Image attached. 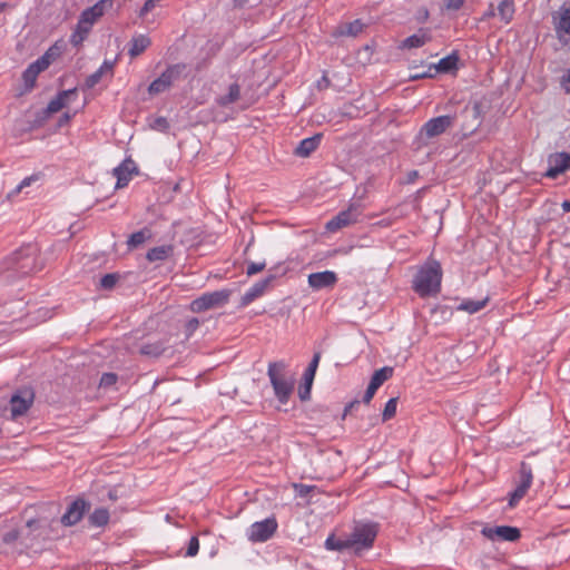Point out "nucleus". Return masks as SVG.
I'll return each instance as SVG.
<instances>
[{"instance_id":"obj_45","label":"nucleus","mask_w":570,"mask_h":570,"mask_svg":"<svg viewBox=\"0 0 570 570\" xmlns=\"http://www.w3.org/2000/svg\"><path fill=\"white\" fill-rule=\"evenodd\" d=\"M199 326V321L195 317L190 318L187 323H186V333L188 335H191Z\"/></svg>"},{"instance_id":"obj_47","label":"nucleus","mask_w":570,"mask_h":570,"mask_svg":"<svg viewBox=\"0 0 570 570\" xmlns=\"http://www.w3.org/2000/svg\"><path fill=\"white\" fill-rule=\"evenodd\" d=\"M159 0H146L145 4L142 6L141 10H140V16H145L147 14L150 10L154 9L156 2H158Z\"/></svg>"},{"instance_id":"obj_50","label":"nucleus","mask_w":570,"mask_h":570,"mask_svg":"<svg viewBox=\"0 0 570 570\" xmlns=\"http://www.w3.org/2000/svg\"><path fill=\"white\" fill-rule=\"evenodd\" d=\"M299 397L301 400H307L309 397V394H307V385H304V389H299Z\"/></svg>"},{"instance_id":"obj_41","label":"nucleus","mask_w":570,"mask_h":570,"mask_svg":"<svg viewBox=\"0 0 570 570\" xmlns=\"http://www.w3.org/2000/svg\"><path fill=\"white\" fill-rule=\"evenodd\" d=\"M266 267V263L265 262H261V263H249L247 265V268H246V274L248 276H253L262 271H264V268Z\"/></svg>"},{"instance_id":"obj_56","label":"nucleus","mask_w":570,"mask_h":570,"mask_svg":"<svg viewBox=\"0 0 570 570\" xmlns=\"http://www.w3.org/2000/svg\"><path fill=\"white\" fill-rule=\"evenodd\" d=\"M35 522H36V521L30 520V521H28V522H27V525H28L29 528H31V527L33 525V523H35Z\"/></svg>"},{"instance_id":"obj_20","label":"nucleus","mask_w":570,"mask_h":570,"mask_svg":"<svg viewBox=\"0 0 570 570\" xmlns=\"http://www.w3.org/2000/svg\"><path fill=\"white\" fill-rule=\"evenodd\" d=\"M322 140V134H316L312 137L305 138L299 141L297 147L295 148V155L298 157H308L313 151H315Z\"/></svg>"},{"instance_id":"obj_26","label":"nucleus","mask_w":570,"mask_h":570,"mask_svg":"<svg viewBox=\"0 0 570 570\" xmlns=\"http://www.w3.org/2000/svg\"><path fill=\"white\" fill-rule=\"evenodd\" d=\"M150 46V39L145 35L136 36L130 41L129 55L135 58Z\"/></svg>"},{"instance_id":"obj_24","label":"nucleus","mask_w":570,"mask_h":570,"mask_svg":"<svg viewBox=\"0 0 570 570\" xmlns=\"http://www.w3.org/2000/svg\"><path fill=\"white\" fill-rule=\"evenodd\" d=\"M173 253H174L173 245H170V244L161 245V246H157V247L149 249L146 255V258L149 262H163V261H166L167 258H169L173 255Z\"/></svg>"},{"instance_id":"obj_53","label":"nucleus","mask_w":570,"mask_h":570,"mask_svg":"<svg viewBox=\"0 0 570 570\" xmlns=\"http://www.w3.org/2000/svg\"><path fill=\"white\" fill-rule=\"evenodd\" d=\"M424 77H431V75H428V73H416L415 76H412L411 78L412 79H419V78H424Z\"/></svg>"},{"instance_id":"obj_34","label":"nucleus","mask_w":570,"mask_h":570,"mask_svg":"<svg viewBox=\"0 0 570 570\" xmlns=\"http://www.w3.org/2000/svg\"><path fill=\"white\" fill-rule=\"evenodd\" d=\"M90 521L94 525L102 527L109 521V512L107 509H96L90 515Z\"/></svg>"},{"instance_id":"obj_43","label":"nucleus","mask_w":570,"mask_h":570,"mask_svg":"<svg viewBox=\"0 0 570 570\" xmlns=\"http://www.w3.org/2000/svg\"><path fill=\"white\" fill-rule=\"evenodd\" d=\"M315 374H316L315 372H311V371L306 370L303 375L304 385H307V394L311 393V387H312Z\"/></svg>"},{"instance_id":"obj_19","label":"nucleus","mask_w":570,"mask_h":570,"mask_svg":"<svg viewBox=\"0 0 570 570\" xmlns=\"http://www.w3.org/2000/svg\"><path fill=\"white\" fill-rule=\"evenodd\" d=\"M85 501L83 500H76L73 501L66 513L61 517V522L65 525H73L77 522H79L83 515L85 512Z\"/></svg>"},{"instance_id":"obj_18","label":"nucleus","mask_w":570,"mask_h":570,"mask_svg":"<svg viewBox=\"0 0 570 570\" xmlns=\"http://www.w3.org/2000/svg\"><path fill=\"white\" fill-rule=\"evenodd\" d=\"M136 167L134 161L125 160L114 169V176L117 178L116 188H124L134 176Z\"/></svg>"},{"instance_id":"obj_52","label":"nucleus","mask_w":570,"mask_h":570,"mask_svg":"<svg viewBox=\"0 0 570 570\" xmlns=\"http://www.w3.org/2000/svg\"><path fill=\"white\" fill-rule=\"evenodd\" d=\"M561 207H562L563 212L569 213L570 212V200H564L561 204Z\"/></svg>"},{"instance_id":"obj_38","label":"nucleus","mask_w":570,"mask_h":570,"mask_svg":"<svg viewBox=\"0 0 570 570\" xmlns=\"http://www.w3.org/2000/svg\"><path fill=\"white\" fill-rule=\"evenodd\" d=\"M149 126L154 130L166 131L169 128V124L165 117H156L149 121Z\"/></svg>"},{"instance_id":"obj_1","label":"nucleus","mask_w":570,"mask_h":570,"mask_svg":"<svg viewBox=\"0 0 570 570\" xmlns=\"http://www.w3.org/2000/svg\"><path fill=\"white\" fill-rule=\"evenodd\" d=\"M441 264L430 258L417 271L412 282V288L421 297L436 295L441 289Z\"/></svg>"},{"instance_id":"obj_7","label":"nucleus","mask_w":570,"mask_h":570,"mask_svg":"<svg viewBox=\"0 0 570 570\" xmlns=\"http://www.w3.org/2000/svg\"><path fill=\"white\" fill-rule=\"evenodd\" d=\"M55 58L53 48H49L40 58L27 67L22 73V81L27 90L33 89L39 73L47 70Z\"/></svg>"},{"instance_id":"obj_39","label":"nucleus","mask_w":570,"mask_h":570,"mask_svg":"<svg viewBox=\"0 0 570 570\" xmlns=\"http://www.w3.org/2000/svg\"><path fill=\"white\" fill-rule=\"evenodd\" d=\"M118 281V276L116 274H106L100 279V286L104 289H111Z\"/></svg>"},{"instance_id":"obj_21","label":"nucleus","mask_w":570,"mask_h":570,"mask_svg":"<svg viewBox=\"0 0 570 570\" xmlns=\"http://www.w3.org/2000/svg\"><path fill=\"white\" fill-rule=\"evenodd\" d=\"M273 277H268L266 279L259 281L255 283L243 296V305H248L259 296H262L267 289L269 283Z\"/></svg>"},{"instance_id":"obj_49","label":"nucleus","mask_w":570,"mask_h":570,"mask_svg":"<svg viewBox=\"0 0 570 570\" xmlns=\"http://www.w3.org/2000/svg\"><path fill=\"white\" fill-rule=\"evenodd\" d=\"M561 86L567 94H570V69L563 76Z\"/></svg>"},{"instance_id":"obj_30","label":"nucleus","mask_w":570,"mask_h":570,"mask_svg":"<svg viewBox=\"0 0 570 570\" xmlns=\"http://www.w3.org/2000/svg\"><path fill=\"white\" fill-rule=\"evenodd\" d=\"M459 57L455 53H451L435 65V69L439 72H451L458 68Z\"/></svg>"},{"instance_id":"obj_33","label":"nucleus","mask_w":570,"mask_h":570,"mask_svg":"<svg viewBox=\"0 0 570 570\" xmlns=\"http://www.w3.org/2000/svg\"><path fill=\"white\" fill-rule=\"evenodd\" d=\"M499 16L502 21L509 23L514 14V2L513 0H502L498 7Z\"/></svg>"},{"instance_id":"obj_17","label":"nucleus","mask_w":570,"mask_h":570,"mask_svg":"<svg viewBox=\"0 0 570 570\" xmlns=\"http://www.w3.org/2000/svg\"><path fill=\"white\" fill-rule=\"evenodd\" d=\"M112 6V0H99L92 7L83 10L79 18L86 19L90 24H95L106 12L107 8Z\"/></svg>"},{"instance_id":"obj_36","label":"nucleus","mask_w":570,"mask_h":570,"mask_svg":"<svg viewBox=\"0 0 570 570\" xmlns=\"http://www.w3.org/2000/svg\"><path fill=\"white\" fill-rule=\"evenodd\" d=\"M149 236H150V233L147 229L136 232L130 235L127 244L130 247H137L138 245L142 244L146 239H148Z\"/></svg>"},{"instance_id":"obj_12","label":"nucleus","mask_w":570,"mask_h":570,"mask_svg":"<svg viewBox=\"0 0 570 570\" xmlns=\"http://www.w3.org/2000/svg\"><path fill=\"white\" fill-rule=\"evenodd\" d=\"M183 66L176 65L168 67L157 79H155L148 88L150 95H158L167 90L174 79H176L183 70Z\"/></svg>"},{"instance_id":"obj_2","label":"nucleus","mask_w":570,"mask_h":570,"mask_svg":"<svg viewBox=\"0 0 570 570\" xmlns=\"http://www.w3.org/2000/svg\"><path fill=\"white\" fill-rule=\"evenodd\" d=\"M267 376L277 401L281 404H287L295 386V377L288 372L287 363L284 361L269 362Z\"/></svg>"},{"instance_id":"obj_9","label":"nucleus","mask_w":570,"mask_h":570,"mask_svg":"<svg viewBox=\"0 0 570 570\" xmlns=\"http://www.w3.org/2000/svg\"><path fill=\"white\" fill-rule=\"evenodd\" d=\"M35 401V393L31 389H21L17 391L10 399L11 419L24 415Z\"/></svg>"},{"instance_id":"obj_22","label":"nucleus","mask_w":570,"mask_h":570,"mask_svg":"<svg viewBox=\"0 0 570 570\" xmlns=\"http://www.w3.org/2000/svg\"><path fill=\"white\" fill-rule=\"evenodd\" d=\"M92 24H90L89 22H87L86 19H81L79 18L78 20V23L70 37V42L73 45V46H80L85 40L86 38L88 37L89 32L91 31L92 29Z\"/></svg>"},{"instance_id":"obj_25","label":"nucleus","mask_w":570,"mask_h":570,"mask_svg":"<svg viewBox=\"0 0 570 570\" xmlns=\"http://www.w3.org/2000/svg\"><path fill=\"white\" fill-rule=\"evenodd\" d=\"M114 65L109 61H105L97 71L87 77L85 81V86L87 89L94 88L97 83L100 82L102 76L105 73L112 72Z\"/></svg>"},{"instance_id":"obj_29","label":"nucleus","mask_w":570,"mask_h":570,"mask_svg":"<svg viewBox=\"0 0 570 570\" xmlns=\"http://www.w3.org/2000/svg\"><path fill=\"white\" fill-rule=\"evenodd\" d=\"M393 373L394 370L391 366H384L380 370H376L371 377L370 384L374 385V387L379 390L384 382L393 376Z\"/></svg>"},{"instance_id":"obj_42","label":"nucleus","mask_w":570,"mask_h":570,"mask_svg":"<svg viewBox=\"0 0 570 570\" xmlns=\"http://www.w3.org/2000/svg\"><path fill=\"white\" fill-rule=\"evenodd\" d=\"M117 382V375L114 373H105L100 379V386L109 387Z\"/></svg>"},{"instance_id":"obj_3","label":"nucleus","mask_w":570,"mask_h":570,"mask_svg":"<svg viewBox=\"0 0 570 570\" xmlns=\"http://www.w3.org/2000/svg\"><path fill=\"white\" fill-rule=\"evenodd\" d=\"M377 535V525L375 523L356 524L353 531L347 535L350 549L355 553H361L373 547Z\"/></svg>"},{"instance_id":"obj_32","label":"nucleus","mask_w":570,"mask_h":570,"mask_svg":"<svg viewBox=\"0 0 570 570\" xmlns=\"http://www.w3.org/2000/svg\"><path fill=\"white\" fill-rule=\"evenodd\" d=\"M325 548L331 551L351 550L347 535L344 538H336L333 534L330 535L325 540Z\"/></svg>"},{"instance_id":"obj_6","label":"nucleus","mask_w":570,"mask_h":570,"mask_svg":"<svg viewBox=\"0 0 570 570\" xmlns=\"http://www.w3.org/2000/svg\"><path fill=\"white\" fill-rule=\"evenodd\" d=\"M230 291L220 289L204 293L190 303V311L194 313H202L212 308L222 307L229 301Z\"/></svg>"},{"instance_id":"obj_31","label":"nucleus","mask_w":570,"mask_h":570,"mask_svg":"<svg viewBox=\"0 0 570 570\" xmlns=\"http://www.w3.org/2000/svg\"><path fill=\"white\" fill-rule=\"evenodd\" d=\"M240 97V87L237 83H233L228 88V94L225 96H220L217 99V104L220 107H227L230 104L236 102Z\"/></svg>"},{"instance_id":"obj_37","label":"nucleus","mask_w":570,"mask_h":570,"mask_svg":"<svg viewBox=\"0 0 570 570\" xmlns=\"http://www.w3.org/2000/svg\"><path fill=\"white\" fill-rule=\"evenodd\" d=\"M38 179H39V175H37V174L26 177L24 179L21 180V183L13 190H11L9 193L8 197L13 198L19 193H21L26 187L30 186L32 183L37 181Z\"/></svg>"},{"instance_id":"obj_35","label":"nucleus","mask_w":570,"mask_h":570,"mask_svg":"<svg viewBox=\"0 0 570 570\" xmlns=\"http://www.w3.org/2000/svg\"><path fill=\"white\" fill-rule=\"evenodd\" d=\"M396 407H397V399L396 397L390 399L384 406V410L382 413V421L386 422V421L393 419L396 414Z\"/></svg>"},{"instance_id":"obj_54","label":"nucleus","mask_w":570,"mask_h":570,"mask_svg":"<svg viewBox=\"0 0 570 570\" xmlns=\"http://www.w3.org/2000/svg\"><path fill=\"white\" fill-rule=\"evenodd\" d=\"M8 7L9 4L7 2H0V13L3 12Z\"/></svg>"},{"instance_id":"obj_51","label":"nucleus","mask_w":570,"mask_h":570,"mask_svg":"<svg viewBox=\"0 0 570 570\" xmlns=\"http://www.w3.org/2000/svg\"><path fill=\"white\" fill-rule=\"evenodd\" d=\"M419 176V173L416 170H412L407 175V181L413 183Z\"/></svg>"},{"instance_id":"obj_11","label":"nucleus","mask_w":570,"mask_h":570,"mask_svg":"<svg viewBox=\"0 0 570 570\" xmlns=\"http://www.w3.org/2000/svg\"><path fill=\"white\" fill-rule=\"evenodd\" d=\"M533 481V472L530 464L522 462L519 471V483L511 494L510 505L519 502L528 492Z\"/></svg>"},{"instance_id":"obj_13","label":"nucleus","mask_w":570,"mask_h":570,"mask_svg":"<svg viewBox=\"0 0 570 570\" xmlns=\"http://www.w3.org/2000/svg\"><path fill=\"white\" fill-rule=\"evenodd\" d=\"M454 122V117L444 115L428 120L421 129V134L428 138L436 137L449 129Z\"/></svg>"},{"instance_id":"obj_23","label":"nucleus","mask_w":570,"mask_h":570,"mask_svg":"<svg viewBox=\"0 0 570 570\" xmlns=\"http://www.w3.org/2000/svg\"><path fill=\"white\" fill-rule=\"evenodd\" d=\"M432 39L429 30L426 29H420L416 33L407 37L402 42V48H420L428 43Z\"/></svg>"},{"instance_id":"obj_14","label":"nucleus","mask_w":570,"mask_h":570,"mask_svg":"<svg viewBox=\"0 0 570 570\" xmlns=\"http://www.w3.org/2000/svg\"><path fill=\"white\" fill-rule=\"evenodd\" d=\"M338 281L337 274L333 271L312 273L307 276L308 286L313 291L332 289Z\"/></svg>"},{"instance_id":"obj_57","label":"nucleus","mask_w":570,"mask_h":570,"mask_svg":"<svg viewBox=\"0 0 570 570\" xmlns=\"http://www.w3.org/2000/svg\"><path fill=\"white\" fill-rule=\"evenodd\" d=\"M473 109H474L475 114H479V105L478 104L474 105Z\"/></svg>"},{"instance_id":"obj_40","label":"nucleus","mask_w":570,"mask_h":570,"mask_svg":"<svg viewBox=\"0 0 570 570\" xmlns=\"http://www.w3.org/2000/svg\"><path fill=\"white\" fill-rule=\"evenodd\" d=\"M198 551H199V540L197 537H191L188 542L186 557H195L198 553Z\"/></svg>"},{"instance_id":"obj_10","label":"nucleus","mask_w":570,"mask_h":570,"mask_svg":"<svg viewBox=\"0 0 570 570\" xmlns=\"http://www.w3.org/2000/svg\"><path fill=\"white\" fill-rule=\"evenodd\" d=\"M481 533L491 541L500 542H514L521 535L520 530L518 528L510 525L484 527L481 530Z\"/></svg>"},{"instance_id":"obj_15","label":"nucleus","mask_w":570,"mask_h":570,"mask_svg":"<svg viewBox=\"0 0 570 570\" xmlns=\"http://www.w3.org/2000/svg\"><path fill=\"white\" fill-rule=\"evenodd\" d=\"M549 168L546 173L548 178H557L570 168V154L556 153L548 158Z\"/></svg>"},{"instance_id":"obj_55","label":"nucleus","mask_w":570,"mask_h":570,"mask_svg":"<svg viewBox=\"0 0 570 570\" xmlns=\"http://www.w3.org/2000/svg\"><path fill=\"white\" fill-rule=\"evenodd\" d=\"M71 116L69 114H65L62 116V119H61V122L65 121V122H68L70 120Z\"/></svg>"},{"instance_id":"obj_4","label":"nucleus","mask_w":570,"mask_h":570,"mask_svg":"<svg viewBox=\"0 0 570 570\" xmlns=\"http://www.w3.org/2000/svg\"><path fill=\"white\" fill-rule=\"evenodd\" d=\"M551 23L557 39L562 45L570 42V3L563 2L551 13Z\"/></svg>"},{"instance_id":"obj_48","label":"nucleus","mask_w":570,"mask_h":570,"mask_svg":"<svg viewBox=\"0 0 570 570\" xmlns=\"http://www.w3.org/2000/svg\"><path fill=\"white\" fill-rule=\"evenodd\" d=\"M463 0H446V8L450 10H459L463 6Z\"/></svg>"},{"instance_id":"obj_27","label":"nucleus","mask_w":570,"mask_h":570,"mask_svg":"<svg viewBox=\"0 0 570 570\" xmlns=\"http://www.w3.org/2000/svg\"><path fill=\"white\" fill-rule=\"evenodd\" d=\"M489 302V297H484L482 299H463L460 305L458 306L459 311L466 312L469 314L478 313L479 311L483 309Z\"/></svg>"},{"instance_id":"obj_16","label":"nucleus","mask_w":570,"mask_h":570,"mask_svg":"<svg viewBox=\"0 0 570 570\" xmlns=\"http://www.w3.org/2000/svg\"><path fill=\"white\" fill-rule=\"evenodd\" d=\"M77 98V89H68L60 91L53 99H51L47 106L49 114H56L62 108L67 107L68 104Z\"/></svg>"},{"instance_id":"obj_46","label":"nucleus","mask_w":570,"mask_h":570,"mask_svg":"<svg viewBox=\"0 0 570 570\" xmlns=\"http://www.w3.org/2000/svg\"><path fill=\"white\" fill-rule=\"evenodd\" d=\"M320 360H321V353L320 352H316L311 361V363L308 364L307 366V371H311V372H315L316 373V370L318 367V364H320Z\"/></svg>"},{"instance_id":"obj_28","label":"nucleus","mask_w":570,"mask_h":570,"mask_svg":"<svg viewBox=\"0 0 570 570\" xmlns=\"http://www.w3.org/2000/svg\"><path fill=\"white\" fill-rule=\"evenodd\" d=\"M363 28H364V23L360 19H356L352 22H346V23L340 26L337 28L335 35L355 37L363 31Z\"/></svg>"},{"instance_id":"obj_8","label":"nucleus","mask_w":570,"mask_h":570,"mask_svg":"<svg viewBox=\"0 0 570 570\" xmlns=\"http://www.w3.org/2000/svg\"><path fill=\"white\" fill-rule=\"evenodd\" d=\"M277 527L275 518L254 522L247 530V538L252 542H265L274 535Z\"/></svg>"},{"instance_id":"obj_44","label":"nucleus","mask_w":570,"mask_h":570,"mask_svg":"<svg viewBox=\"0 0 570 570\" xmlns=\"http://www.w3.org/2000/svg\"><path fill=\"white\" fill-rule=\"evenodd\" d=\"M376 391H377V389L374 387V385L368 384V386L365 391V394L363 396V402L368 404L372 401V399L374 397Z\"/></svg>"},{"instance_id":"obj_5","label":"nucleus","mask_w":570,"mask_h":570,"mask_svg":"<svg viewBox=\"0 0 570 570\" xmlns=\"http://www.w3.org/2000/svg\"><path fill=\"white\" fill-rule=\"evenodd\" d=\"M363 213V205L358 202H353L345 210H341L336 216L326 223V229L335 233L344 227L354 225L358 222Z\"/></svg>"}]
</instances>
